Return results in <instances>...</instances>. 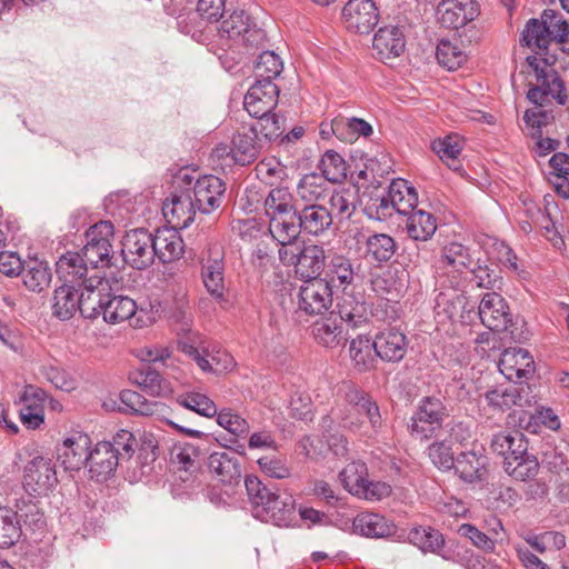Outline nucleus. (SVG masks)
Listing matches in <instances>:
<instances>
[{
  "mask_svg": "<svg viewBox=\"0 0 569 569\" xmlns=\"http://www.w3.org/2000/svg\"><path fill=\"white\" fill-rule=\"evenodd\" d=\"M325 249L317 244H309L301 248L297 272L306 278H318L326 267Z\"/></svg>",
  "mask_w": 569,
  "mask_h": 569,
  "instance_id": "a19ab883",
  "label": "nucleus"
},
{
  "mask_svg": "<svg viewBox=\"0 0 569 569\" xmlns=\"http://www.w3.org/2000/svg\"><path fill=\"white\" fill-rule=\"evenodd\" d=\"M208 467L216 478L228 486H236L241 481L242 470L239 458L231 451H216L209 456Z\"/></svg>",
  "mask_w": 569,
  "mask_h": 569,
  "instance_id": "bb28decb",
  "label": "nucleus"
},
{
  "mask_svg": "<svg viewBox=\"0 0 569 569\" xmlns=\"http://www.w3.org/2000/svg\"><path fill=\"white\" fill-rule=\"evenodd\" d=\"M100 287L102 289H93L97 300L94 319L101 315L106 322L117 325L133 318L138 311L133 299L127 296H111L108 280H106V287Z\"/></svg>",
  "mask_w": 569,
  "mask_h": 569,
  "instance_id": "6e6552de",
  "label": "nucleus"
},
{
  "mask_svg": "<svg viewBox=\"0 0 569 569\" xmlns=\"http://www.w3.org/2000/svg\"><path fill=\"white\" fill-rule=\"evenodd\" d=\"M86 282V290L72 284H62L54 290L52 315L60 320L71 319L78 311L83 318L94 319L96 296L93 289L106 287V279L101 276H92Z\"/></svg>",
  "mask_w": 569,
  "mask_h": 569,
  "instance_id": "20e7f679",
  "label": "nucleus"
},
{
  "mask_svg": "<svg viewBox=\"0 0 569 569\" xmlns=\"http://www.w3.org/2000/svg\"><path fill=\"white\" fill-rule=\"evenodd\" d=\"M197 207L189 196H173L162 206V212L167 221L176 229H184L190 226L196 216Z\"/></svg>",
  "mask_w": 569,
  "mask_h": 569,
  "instance_id": "2f4dec72",
  "label": "nucleus"
},
{
  "mask_svg": "<svg viewBox=\"0 0 569 569\" xmlns=\"http://www.w3.org/2000/svg\"><path fill=\"white\" fill-rule=\"evenodd\" d=\"M525 543L529 551L530 548L538 553H545L551 550H560L566 546V537L558 531H543L540 533H528L525 536Z\"/></svg>",
  "mask_w": 569,
  "mask_h": 569,
  "instance_id": "3c124183",
  "label": "nucleus"
},
{
  "mask_svg": "<svg viewBox=\"0 0 569 569\" xmlns=\"http://www.w3.org/2000/svg\"><path fill=\"white\" fill-rule=\"evenodd\" d=\"M283 69V62L273 51H263L254 63V73L258 81H272Z\"/></svg>",
  "mask_w": 569,
  "mask_h": 569,
  "instance_id": "0e129e2a",
  "label": "nucleus"
},
{
  "mask_svg": "<svg viewBox=\"0 0 569 569\" xmlns=\"http://www.w3.org/2000/svg\"><path fill=\"white\" fill-rule=\"evenodd\" d=\"M23 487L33 496L47 495L58 483L56 466L51 459L36 457L24 467Z\"/></svg>",
  "mask_w": 569,
  "mask_h": 569,
  "instance_id": "9b49d317",
  "label": "nucleus"
},
{
  "mask_svg": "<svg viewBox=\"0 0 569 569\" xmlns=\"http://www.w3.org/2000/svg\"><path fill=\"white\" fill-rule=\"evenodd\" d=\"M338 139L343 142H353L359 137H369L372 134V127L360 118L338 117Z\"/></svg>",
  "mask_w": 569,
  "mask_h": 569,
  "instance_id": "bf43d9fd",
  "label": "nucleus"
},
{
  "mask_svg": "<svg viewBox=\"0 0 569 569\" xmlns=\"http://www.w3.org/2000/svg\"><path fill=\"white\" fill-rule=\"evenodd\" d=\"M90 438L81 432L67 438L57 449L58 461L64 470H80L90 457Z\"/></svg>",
  "mask_w": 569,
  "mask_h": 569,
  "instance_id": "4be33fe9",
  "label": "nucleus"
},
{
  "mask_svg": "<svg viewBox=\"0 0 569 569\" xmlns=\"http://www.w3.org/2000/svg\"><path fill=\"white\" fill-rule=\"evenodd\" d=\"M366 257L375 262L389 261L397 250L395 239L387 233H373L367 237L365 242Z\"/></svg>",
  "mask_w": 569,
  "mask_h": 569,
  "instance_id": "c03bdc74",
  "label": "nucleus"
},
{
  "mask_svg": "<svg viewBox=\"0 0 569 569\" xmlns=\"http://www.w3.org/2000/svg\"><path fill=\"white\" fill-rule=\"evenodd\" d=\"M120 399L129 411L141 416H154L164 410L162 402L148 400L144 396L133 390L121 391Z\"/></svg>",
  "mask_w": 569,
  "mask_h": 569,
  "instance_id": "603ef678",
  "label": "nucleus"
},
{
  "mask_svg": "<svg viewBox=\"0 0 569 569\" xmlns=\"http://www.w3.org/2000/svg\"><path fill=\"white\" fill-rule=\"evenodd\" d=\"M134 381L146 393L153 397H159L170 391V388L159 372L149 366H146L136 373Z\"/></svg>",
  "mask_w": 569,
  "mask_h": 569,
  "instance_id": "338daca9",
  "label": "nucleus"
},
{
  "mask_svg": "<svg viewBox=\"0 0 569 569\" xmlns=\"http://www.w3.org/2000/svg\"><path fill=\"white\" fill-rule=\"evenodd\" d=\"M348 30L368 34L379 21V10L372 0H349L342 9Z\"/></svg>",
  "mask_w": 569,
  "mask_h": 569,
  "instance_id": "4468645a",
  "label": "nucleus"
},
{
  "mask_svg": "<svg viewBox=\"0 0 569 569\" xmlns=\"http://www.w3.org/2000/svg\"><path fill=\"white\" fill-rule=\"evenodd\" d=\"M406 47L402 30L397 26L380 28L373 37L372 48L379 59H393L399 57Z\"/></svg>",
  "mask_w": 569,
  "mask_h": 569,
  "instance_id": "c756f323",
  "label": "nucleus"
},
{
  "mask_svg": "<svg viewBox=\"0 0 569 569\" xmlns=\"http://www.w3.org/2000/svg\"><path fill=\"white\" fill-rule=\"evenodd\" d=\"M21 273L23 283L30 291L41 292L51 283L52 273L46 261L31 260Z\"/></svg>",
  "mask_w": 569,
  "mask_h": 569,
  "instance_id": "49530a36",
  "label": "nucleus"
},
{
  "mask_svg": "<svg viewBox=\"0 0 569 569\" xmlns=\"http://www.w3.org/2000/svg\"><path fill=\"white\" fill-rule=\"evenodd\" d=\"M202 345L203 341L198 332H189L178 340L180 351L192 358L202 371H210L212 368L208 359L209 353Z\"/></svg>",
  "mask_w": 569,
  "mask_h": 569,
  "instance_id": "8fccbe9b",
  "label": "nucleus"
},
{
  "mask_svg": "<svg viewBox=\"0 0 569 569\" xmlns=\"http://www.w3.org/2000/svg\"><path fill=\"white\" fill-rule=\"evenodd\" d=\"M388 192L396 207V212L408 216L416 210L418 204V193L408 181L399 179L391 182Z\"/></svg>",
  "mask_w": 569,
  "mask_h": 569,
  "instance_id": "37998d69",
  "label": "nucleus"
},
{
  "mask_svg": "<svg viewBox=\"0 0 569 569\" xmlns=\"http://www.w3.org/2000/svg\"><path fill=\"white\" fill-rule=\"evenodd\" d=\"M122 256L126 263L143 270L154 262L152 233L146 229H133L126 233L122 241Z\"/></svg>",
  "mask_w": 569,
  "mask_h": 569,
  "instance_id": "9d476101",
  "label": "nucleus"
},
{
  "mask_svg": "<svg viewBox=\"0 0 569 569\" xmlns=\"http://www.w3.org/2000/svg\"><path fill=\"white\" fill-rule=\"evenodd\" d=\"M176 400L182 408L194 411L202 417L212 418L217 415L216 403L202 392H184L179 395Z\"/></svg>",
  "mask_w": 569,
  "mask_h": 569,
  "instance_id": "4d7b16f0",
  "label": "nucleus"
},
{
  "mask_svg": "<svg viewBox=\"0 0 569 569\" xmlns=\"http://www.w3.org/2000/svg\"><path fill=\"white\" fill-rule=\"evenodd\" d=\"M312 333L317 342L327 348H335L345 341L342 322L333 313L317 320L312 326Z\"/></svg>",
  "mask_w": 569,
  "mask_h": 569,
  "instance_id": "e433bc0d",
  "label": "nucleus"
},
{
  "mask_svg": "<svg viewBox=\"0 0 569 569\" xmlns=\"http://www.w3.org/2000/svg\"><path fill=\"white\" fill-rule=\"evenodd\" d=\"M219 32L229 39L241 37L243 42L250 46L262 38V31L256 28L251 18L243 10H236L222 20Z\"/></svg>",
  "mask_w": 569,
  "mask_h": 569,
  "instance_id": "393cba45",
  "label": "nucleus"
},
{
  "mask_svg": "<svg viewBox=\"0 0 569 569\" xmlns=\"http://www.w3.org/2000/svg\"><path fill=\"white\" fill-rule=\"evenodd\" d=\"M36 397L33 387H26L20 400L23 407L20 409V420L28 429H37L43 423V409L40 405L29 403L30 398Z\"/></svg>",
  "mask_w": 569,
  "mask_h": 569,
  "instance_id": "680f3d73",
  "label": "nucleus"
},
{
  "mask_svg": "<svg viewBox=\"0 0 569 569\" xmlns=\"http://www.w3.org/2000/svg\"><path fill=\"white\" fill-rule=\"evenodd\" d=\"M339 479L345 489L357 497L362 492V487L368 479V468L362 461H352L339 473Z\"/></svg>",
  "mask_w": 569,
  "mask_h": 569,
  "instance_id": "864d4df0",
  "label": "nucleus"
},
{
  "mask_svg": "<svg viewBox=\"0 0 569 569\" xmlns=\"http://www.w3.org/2000/svg\"><path fill=\"white\" fill-rule=\"evenodd\" d=\"M499 370L508 380L527 378L533 372V359L522 348L506 349L499 360Z\"/></svg>",
  "mask_w": 569,
  "mask_h": 569,
  "instance_id": "cd10ccee",
  "label": "nucleus"
},
{
  "mask_svg": "<svg viewBox=\"0 0 569 569\" xmlns=\"http://www.w3.org/2000/svg\"><path fill=\"white\" fill-rule=\"evenodd\" d=\"M448 416L447 407L439 398L423 397L411 417V436L420 440L438 437Z\"/></svg>",
  "mask_w": 569,
  "mask_h": 569,
  "instance_id": "423d86ee",
  "label": "nucleus"
},
{
  "mask_svg": "<svg viewBox=\"0 0 569 569\" xmlns=\"http://www.w3.org/2000/svg\"><path fill=\"white\" fill-rule=\"evenodd\" d=\"M216 416L217 423L236 437H244L249 433V422L233 410L229 408L217 410Z\"/></svg>",
  "mask_w": 569,
  "mask_h": 569,
  "instance_id": "774afa93",
  "label": "nucleus"
},
{
  "mask_svg": "<svg viewBox=\"0 0 569 569\" xmlns=\"http://www.w3.org/2000/svg\"><path fill=\"white\" fill-rule=\"evenodd\" d=\"M505 471L516 480L526 481L535 477L539 470L537 458L527 451L522 455H515L506 458Z\"/></svg>",
  "mask_w": 569,
  "mask_h": 569,
  "instance_id": "de8ad7c7",
  "label": "nucleus"
},
{
  "mask_svg": "<svg viewBox=\"0 0 569 569\" xmlns=\"http://www.w3.org/2000/svg\"><path fill=\"white\" fill-rule=\"evenodd\" d=\"M258 121L250 126L254 129L257 136L264 140V147L268 142L282 138L284 131V120L277 114L266 113V116L256 117Z\"/></svg>",
  "mask_w": 569,
  "mask_h": 569,
  "instance_id": "e2e57ef3",
  "label": "nucleus"
},
{
  "mask_svg": "<svg viewBox=\"0 0 569 569\" xmlns=\"http://www.w3.org/2000/svg\"><path fill=\"white\" fill-rule=\"evenodd\" d=\"M302 232L321 236L332 226V216L323 204L301 206L298 209Z\"/></svg>",
  "mask_w": 569,
  "mask_h": 569,
  "instance_id": "473e14b6",
  "label": "nucleus"
},
{
  "mask_svg": "<svg viewBox=\"0 0 569 569\" xmlns=\"http://www.w3.org/2000/svg\"><path fill=\"white\" fill-rule=\"evenodd\" d=\"M89 455L87 465H89L91 477L98 481L107 480L114 472L117 466L121 463L109 441L97 443L93 450H89Z\"/></svg>",
  "mask_w": 569,
  "mask_h": 569,
  "instance_id": "c85d7f7f",
  "label": "nucleus"
},
{
  "mask_svg": "<svg viewBox=\"0 0 569 569\" xmlns=\"http://www.w3.org/2000/svg\"><path fill=\"white\" fill-rule=\"evenodd\" d=\"M558 12L551 9H546L541 13V19H530L522 31L521 43L536 51L533 57L537 58H552L547 56L548 46L553 40V30Z\"/></svg>",
  "mask_w": 569,
  "mask_h": 569,
  "instance_id": "1a4fd4ad",
  "label": "nucleus"
},
{
  "mask_svg": "<svg viewBox=\"0 0 569 569\" xmlns=\"http://www.w3.org/2000/svg\"><path fill=\"white\" fill-rule=\"evenodd\" d=\"M436 14L442 27L459 29L478 16V7L473 0H442Z\"/></svg>",
  "mask_w": 569,
  "mask_h": 569,
  "instance_id": "f3484780",
  "label": "nucleus"
},
{
  "mask_svg": "<svg viewBox=\"0 0 569 569\" xmlns=\"http://www.w3.org/2000/svg\"><path fill=\"white\" fill-rule=\"evenodd\" d=\"M90 264L83 254L79 252H67L59 258L57 261V274L59 279L62 281V284H72L76 288L84 289V282H89L88 280L92 276H99L98 272L93 270L91 274H89Z\"/></svg>",
  "mask_w": 569,
  "mask_h": 569,
  "instance_id": "dca6fc26",
  "label": "nucleus"
},
{
  "mask_svg": "<svg viewBox=\"0 0 569 569\" xmlns=\"http://www.w3.org/2000/svg\"><path fill=\"white\" fill-rule=\"evenodd\" d=\"M154 257L162 263L179 259L183 253V240L176 228L157 229L152 233Z\"/></svg>",
  "mask_w": 569,
  "mask_h": 569,
  "instance_id": "7c9ffc66",
  "label": "nucleus"
},
{
  "mask_svg": "<svg viewBox=\"0 0 569 569\" xmlns=\"http://www.w3.org/2000/svg\"><path fill=\"white\" fill-rule=\"evenodd\" d=\"M353 531L367 538H385L395 532V526L386 517L375 512H360L353 519Z\"/></svg>",
  "mask_w": 569,
  "mask_h": 569,
  "instance_id": "72a5a7b5",
  "label": "nucleus"
},
{
  "mask_svg": "<svg viewBox=\"0 0 569 569\" xmlns=\"http://www.w3.org/2000/svg\"><path fill=\"white\" fill-rule=\"evenodd\" d=\"M114 228L110 221L101 220L87 230L82 254L92 269L110 264Z\"/></svg>",
  "mask_w": 569,
  "mask_h": 569,
  "instance_id": "0eeeda50",
  "label": "nucleus"
},
{
  "mask_svg": "<svg viewBox=\"0 0 569 569\" xmlns=\"http://www.w3.org/2000/svg\"><path fill=\"white\" fill-rule=\"evenodd\" d=\"M224 182L212 174L200 177L193 186V201L197 210L209 214L220 208L224 199Z\"/></svg>",
  "mask_w": 569,
  "mask_h": 569,
  "instance_id": "2eb2a0df",
  "label": "nucleus"
},
{
  "mask_svg": "<svg viewBox=\"0 0 569 569\" xmlns=\"http://www.w3.org/2000/svg\"><path fill=\"white\" fill-rule=\"evenodd\" d=\"M478 313L482 325L492 331L506 330L511 322L506 300L495 291L483 295Z\"/></svg>",
  "mask_w": 569,
  "mask_h": 569,
  "instance_id": "aec40b11",
  "label": "nucleus"
},
{
  "mask_svg": "<svg viewBox=\"0 0 569 569\" xmlns=\"http://www.w3.org/2000/svg\"><path fill=\"white\" fill-rule=\"evenodd\" d=\"M409 274L403 268L389 267L370 280L372 291L377 296L388 300L397 301L408 288Z\"/></svg>",
  "mask_w": 569,
  "mask_h": 569,
  "instance_id": "a211bd4d",
  "label": "nucleus"
},
{
  "mask_svg": "<svg viewBox=\"0 0 569 569\" xmlns=\"http://www.w3.org/2000/svg\"><path fill=\"white\" fill-rule=\"evenodd\" d=\"M375 353L382 361L399 362L408 350L406 335L397 328H387L375 337Z\"/></svg>",
  "mask_w": 569,
  "mask_h": 569,
  "instance_id": "5701e85b",
  "label": "nucleus"
},
{
  "mask_svg": "<svg viewBox=\"0 0 569 569\" xmlns=\"http://www.w3.org/2000/svg\"><path fill=\"white\" fill-rule=\"evenodd\" d=\"M343 405L332 410V416L343 429L356 432L360 429L361 416H366L373 433L382 429V417L378 405L372 398L351 383L345 382L339 388Z\"/></svg>",
  "mask_w": 569,
  "mask_h": 569,
  "instance_id": "7ed1b4c3",
  "label": "nucleus"
},
{
  "mask_svg": "<svg viewBox=\"0 0 569 569\" xmlns=\"http://www.w3.org/2000/svg\"><path fill=\"white\" fill-rule=\"evenodd\" d=\"M21 533L18 513L12 509L0 507V548L13 546L21 537Z\"/></svg>",
  "mask_w": 569,
  "mask_h": 569,
  "instance_id": "6e6d98bb",
  "label": "nucleus"
},
{
  "mask_svg": "<svg viewBox=\"0 0 569 569\" xmlns=\"http://www.w3.org/2000/svg\"><path fill=\"white\" fill-rule=\"evenodd\" d=\"M406 230L412 240L427 241L437 230L436 218L428 211L415 210L408 214Z\"/></svg>",
  "mask_w": 569,
  "mask_h": 569,
  "instance_id": "ea45409f",
  "label": "nucleus"
},
{
  "mask_svg": "<svg viewBox=\"0 0 569 569\" xmlns=\"http://www.w3.org/2000/svg\"><path fill=\"white\" fill-rule=\"evenodd\" d=\"M297 299L300 311L309 316L321 315L332 305V289L326 279H309L300 286Z\"/></svg>",
  "mask_w": 569,
  "mask_h": 569,
  "instance_id": "f8f14e48",
  "label": "nucleus"
},
{
  "mask_svg": "<svg viewBox=\"0 0 569 569\" xmlns=\"http://www.w3.org/2000/svg\"><path fill=\"white\" fill-rule=\"evenodd\" d=\"M263 149L264 140H261L251 127H243L232 136L231 144H218L212 150V157L223 160L227 166H248L258 159Z\"/></svg>",
  "mask_w": 569,
  "mask_h": 569,
  "instance_id": "39448f33",
  "label": "nucleus"
},
{
  "mask_svg": "<svg viewBox=\"0 0 569 569\" xmlns=\"http://www.w3.org/2000/svg\"><path fill=\"white\" fill-rule=\"evenodd\" d=\"M350 358L358 371H367L375 367V340L367 336H358L350 342Z\"/></svg>",
  "mask_w": 569,
  "mask_h": 569,
  "instance_id": "a18cd8bd",
  "label": "nucleus"
},
{
  "mask_svg": "<svg viewBox=\"0 0 569 569\" xmlns=\"http://www.w3.org/2000/svg\"><path fill=\"white\" fill-rule=\"evenodd\" d=\"M279 89L273 81H258L250 87L243 99V107L251 117L270 113L277 106Z\"/></svg>",
  "mask_w": 569,
  "mask_h": 569,
  "instance_id": "412c9836",
  "label": "nucleus"
},
{
  "mask_svg": "<svg viewBox=\"0 0 569 569\" xmlns=\"http://www.w3.org/2000/svg\"><path fill=\"white\" fill-rule=\"evenodd\" d=\"M326 268L328 278L326 280L329 282L331 289L336 287L345 290L360 279V264H356L350 258L343 254H332Z\"/></svg>",
  "mask_w": 569,
  "mask_h": 569,
  "instance_id": "a878e982",
  "label": "nucleus"
},
{
  "mask_svg": "<svg viewBox=\"0 0 569 569\" xmlns=\"http://www.w3.org/2000/svg\"><path fill=\"white\" fill-rule=\"evenodd\" d=\"M488 458L485 448L480 445H472L471 449L458 455L455 462L456 473L461 480L473 483L485 480L488 473Z\"/></svg>",
  "mask_w": 569,
  "mask_h": 569,
  "instance_id": "6ab92c4d",
  "label": "nucleus"
},
{
  "mask_svg": "<svg viewBox=\"0 0 569 569\" xmlns=\"http://www.w3.org/2000/svg\"><path fill=\"white\" fill-rule=\"evenodd\" d=\"M201 277L208 293L218 302L226 301L224 251L221 246L213 244L203 259Z\"/></svg>",
  "mask_w": 569,
  "mask_h": 569,
  "instance_id": "ddd939ff",
  "label": "nucleus"
},
{
  "mask_svg": "<svg viewBox=\"0 0 569 569\" xmlns=\"http://www.w3.org/2000/svg\"><path fill=\"white\" fill-rule=\"evenodd\" d=\"M431 149L450 169L455 171L461 169L460 161L458 160L461 144L457 136H447L443 139L432 141Z\"/></svg>",
  "mask_w": 569,
  "mask_h": 569,
  "instance_id": "13d9d810",
  "label": "nucleus"
},
{
  "mask_svg": "<svg viewBox=\"0 0 569 569\" xmlns=\"http://www.w3.org/2000/svg\"><path fill=\"white\" fill-rule=\"evenodd\" d=\"M330 204L329 212L332 216V220L337 219L339 222L349 220L355 213L358 202L359 194L358 190L353 187L340 188L333 190L327 198Z\"/></svg>",
  "mask_w": 569,
  "mask_h": 569,
  "instance_id": "f704fd0d",
  "label": "nucleus"
},
{
  "mask_svg": "<svg viewBox=\"0 0 569 569\" xmlns=\"http://www.w3.org/2000/svg\"><path fill=\"white\" fill-rule=\"evenodd\" d=\"M527 62L532 69L537 86L529 88L527 92L528 100L535 104V108L528 109L523 114L526 124L532 129H540L552 118L551 112L543 110L542 107L552 97L559 104H566L568 94L565 83L558 72L552 68L555 59L527 57Z\"/></svg>",
  "mask_w": 569,
  "mask_h": 569,
  "instance_id": "f257e3e1",
  "label": "nucleus"
},
{
  "mask_svg": "<svg viewBox=\"0 0 569 569\" xmlns=\"http://www.w3.org/2000/svg\"><path fill=\"white\" fill-rule=\"evenodd\" d=\"M409 541L423 552L437 553L445 545L442 533L431 527L413 528L409 532Z\"/></svg>",
  "mask_w": 569,
  "mask_h": 569,
  "instance_id": "5fc2aeb1",
  "label": "nucleus"
},
{
  "mask_svg": "<svg viewBox=\"0 0 569 569\" xmlns=\"http://www.w3.org/2000/svg\"><path fill=\"white\" fill-rule=\"evenodd\" d=\"M331 193V186L327 179L316 172L307 173L300 178L296 186V202L301 206H319Z\"/></svg>",
  "mask_w": 569,
  "mask_h": 569,
  "instance_id": "b1692460",
  "label": "nucleus"
},
{
  "mask_svg": "<svg viewBox=\"0 0 569 569\" xmlns=\"http://www.w3.org/2000/svg\"><path fill=\"white\" fill-rule=\"evenodd\" d=\"M490 446L496 453L503 456L505 459L515 455H522L528 449L523 435L518 431L495 435Z\"/></svg>",
  "mask_w": 569,
  "mask_h": 569,
  "instance_id": "09e8293b",
  "label": "nucleus"
},
{
  "mask_svg": "<svg viewBox=\"0 0 569 569\" xmlns=\"http://www.w3.org/2000/svg\"><path fill=\"white\" fill-rule=\"evenodd\" d=\"M269 231L280 244H292L302 232L298 210L269 218Z\"/></svg>",
  "mask_w": 569,
  "mask_h": 569,
  "instance_id": "c9c22d12",
  "label": "nucleus"
},
{
  "mask_svg": "<svg viewBox=\"0 0 569 569\" xmlns=\"http://www.w3.org/2000/svg\"><path fill=\"white\" fill-rule=\"evenodd\" d=\"M319 168L321 170L320 174L323 176L329 183L339 182L347 177L346 161L333 150L325 152Z\"/></svg>",
  "mask_w": 569,
  "mask_h": 569,
  "instance_id": "69168bd1",
  "label": "nucleus"
},
{
  "mask_svg": "<svg viewBox=\"0 0 569 569\" xmlns=\"http://www.w3.org/2000/svg\"><path fill=\"white\" fill-rule=\"evenodd\" d=\"M436 58L443 68L456 70L462 66L467 56L456 42L441 39L437 44Z\"/></svg>",
  "mask_w": 569,
  "mask_h": 569,
  "instance_id": "052dcab7",
  "label": "nucleus"
},
{
  "mask_svg": "<svg viewBox=\"0 0 569 569\" xmlns=\"http://www.w3.org/2000/svg\"><path fill=\"white\" fill-rule=\"evenodd\" d=\"M299 206L288 188L277 187L272 188L264 199V211L268 218H273L280 214H288L297 211Z\"/></svg>",
  "mask_w": 569,
  "mask_h": 569,
  "instance_id": "79ce46f5",
  "label": "nucleus"
},
{
  "mask_svg": "<svg viewBox=\"0 0 569 569\" xmlns=\"http://www.w3.org/2000/svg\"><path fill=\"white\" fill-rule=\"evenodd\" d=\"M244 487L256 518L279 527H289L293 523L296 501L291 495L271 491L256 476H247Z\"/></svg>",
  "mask_w": 569,
  "mask_h": 569,
  "instance_id": "f03ea898",
  "label": "nucleus"
},
{
  "mask_svg": "<svg viewBox=\"0 0 569 569\" xmlns=\"http://www.w3.org/2000/svg\"><path fill=\"white\" fill-rule=\"evenodd\" d=\"M338 307L337 317L341 322H346L351 328H357L368 322L371 315L369 305L361 298L352 295H346Z\"/></svg>",
  "mask_w": 569,
  "mask_h": 569,
  "instance_id": "4c0bfd02",
  "label": "nucleus"
},
{
  "mask_svg": "<svg viewBox=\"0 0 569 569\" xmlns=\"http://www.w3.org/2000/svg\"><path fill=\"white\" fill-rule=\"evenodd\" d=\"M440 268L447 272H459L471 268L473 260L469 249L460 242H450L442 248Z\"/></svg>",
  "mask_w": 569,
  "mask_h": 569,
  "instance_id": "58836bf2",
  "label": "nucleus"
}]
</instances>
